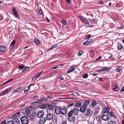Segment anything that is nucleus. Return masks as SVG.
<instances>
[{"label": "nucleus", "mask_w": 124, "mask_h": 124, "mask_svg": "<svg viewBox=\"0 0 124 124\" xmlns=\"http://www.w3.org/2000/svg\"><path fill=\"white\" fill-rule=\"evenodd\" d=\"M88 77V75L87 74H85L83 76V78L84 79L87 78Z\"/></svg>", "instance_id": "obj_35"}, {"label": "nucleus", "mask_w": 124, "mask_h": 124, "mask_svg": "<svg viewBox=\"0 0 124 124\" xmlns=\"http://www.w3.org/2000/svg\"><path fill=\"white\" fill-rule=\"evenodd\" d=\"M100 108V107L99 106H96L95 107V111L94 112V113L96 114L99 112V110Z\"/></svg>", "instance_id": "obj_28"}, {"label": "nucleus", "mask_w": 124, "mask_h": 124, "mask_svg": "<svg viewBox=\"0 0 124 124\" xmlns=\"http://www.w3.org/2000/svg\"><path fill=\"white\" fill-rule=\"evenodd\" d=\"M110 110V108L108 107H106L103 109L102 111L103 113H105L107 112L108 114V112Z\"/></svg>", "instance_id": "obj_20"}, {"label": "nucleus", "mask_w": 124, "mask_h": 124, "mask_svg": "<svg viewBox=\"0 0 124 124\" xmlns=\"http://www.w3.org/2000/svg\"><path fill=\"white\" fill-rule=\"evenodd\" d=\"M43 72V71H41L40 72L39 74H38L37 75V77H39L42 74V73Z\"/></svg>", "instance_id": "obj_51"}, {"label": "nucleus", "mask_w": 124, "mask_h": 124, "mask_svg": "<svg viewBox=\"0 0 124 124\" xmlns=\"http://www.w3.org/2000/svg\"><path fill=\"white\" fill-rule=\"evenodd\" d=\"M97 103L96 101L95 100H92V103L90 105V107L93 108L97 104Z\"/></svg>", "instance_id": "obj_17"}, {"label": "nucleus", "mask_w": 124, "mask_h": 124, "mask_svg": "<svg viewBox=\"0 0 124 124\" xmlns=\"http://www.w3.org/2000/svg\"><path fill=\"white\" fill-rule=\"evenodd\" d=\"M95 20L94 19H93L91 20V23H95Z\"/></svg>", "instance_id": "obj_46"}, {"label": "nucleus", "mask_w": 124, "mask_h": 124, "mask_svg": "<svg viewBox=\"0 0 124 124\" xmlns=\"http://www.w3.org/2000/svg\"><path fill=\"white\" fill-rule=\"evenodd\" d=\"M62 124H67L66 121H63L62 122Z\"/></svg>", "instance_id": "obj_52"}, {"label": "nucleus", "mask_w": 124, "mask_h": 124, "mask_svg": "<svg viewBox=\"0 0 124 124\" xmlns=\"http://www.w3.org/2000/svg\"><path fill=\"white\" fill-rule=\"evenodd\" d=\"M75 66L73 65H72L70 67L68 71L69 73H70L73 71L75 69Z\"/></svg>", "instance_id": "obj_23"}, {"label": "nucleus", "mask_w": 124, "mask_h": 124, "mask_svg": "<svg viewBox=\"0 0 124 124\" xmlns=\"http://www.w3.org/2000/svg\"><path fill=\"white\" fill-rule=\"evenodd\" d=\"M60 80H63L64 79V78L63 76H61L60 78Z\"/></svg>", "instance_id": "obj_60"}, {"label": "nucleus", "mask_w": 124, "mask_h": 124, "mask_svg": "<svg viewBox=\"0 0 124 124\" xmlns=\"http://www.w3.org/2000/svg\"><path fill=\"white\" fill-rule=\"evenodd\" d=\"M12 10L13 12V15L17 19L19 18V16L15 8H13Z\"/></svg>", "instance_id": "obj_7"}, {"label": "nucleus", "mask_w": 124, "mask_h": 124, "mask_svg": "<svg viewBox=\"0 0 124 124\" xmlns=\"http://www.w3.org/2000/svg\"><path fill=\"white\" fill-rule=\"evenodd\" d=\"M83 44L85 46H86L89 44L88 41L87 40L83 43Z\"/></svg>", "instance_id": "obj_39"}, {"label": "nucleus", "mask_w": 124, "mask_h": 124, "mask_svg": "<svg viewBox=\"0 0 124 124\" xmlns=\"http://www.w3.org/2000/svg\"><path fill=\"white\" fill-rule=\"evenodd\" d=\"M83 21L85 24H86V23H88L87 21L85 19H83Z\"/></svg>", "instance_id": "obj_49"}, {"label": "nucleus", "mask_w": 124, "mask_h": 124, "mask_svg": "<svg viewBox=\"0 0 124 124\" xmlns=\"http://www.w3.org/2000/svg\"><path fill=\"white\" fill-rule=\"evenodd\" d=\"M73 114V111L72 110H71L68 113V116H73L72 114Z\"/></svg>", "instance_id": "obj_33"}, {"label": "nucleus", "mask_w": 124, "mask_h": 124, "mask_svg": "<svg viewBox=\"0 0 124 124\" xmlns=\"http://www.w3.org/2000/svg\"><path fill=\"white\" fill-rule=\"evenodd\" d=\"M86 108V106L83 105L80 108V111L81 112H84L85 111Z\"/></svg>", "instance_id": "obj_21"}, {"label": "nucleus", "mask_w": 124, "mask_h": 124, "mask_svg": "<svg viewBox=\"0 0 124 124\" xmlns=\"http://www.w3.org/2000/svg\"><path fill=\"white\" fill-rule=\"evenodd\" d=\"M48 106L47 107H48V109L49 110H53L55 108L56 105L55 103H52L51 104H49L48 103Z\"/></svg>", "instance_id": "obj_4"}, {"label": "nucleus", "mask_w": 124, "mask_h": 124, "mask_svg": "<svg viewBox=\"0 0 124 124\" xmlns=\"http://www.w3.org/2000/svg\"><path fill=\"white\" fill-rule=\"evenodd\" d=\"M62 22H63V23L64 25H66V22L65 20L63 19H62Z\"/></svg>", "instance_id": "obj_42"}, {"label": "nucleus", "mask_w": 124, "mask_h": 124, "mask_svg": "<svg viewBox=\"0 0 124 124\" xmlns=\"http://www.w3.org/2000/svg\"><path fill=\"white\" fill-rule=\"evenodd\" d=\"M34 85V84H31V85H30L29 86V87H28V90H30V87H31V86H33Z\"/></svg>", "instance_id": "obj_50"}, {"label": "nucleus", "mask_w": 124, "mask_h": 124, "mask_svg": "<svg viewBox=\"0 0 124 124\" xmlns=\"http://www.w3.org/2000/svg\"><path fill=\"white\" fill-rule=\"evenodd\" d=\"M69 117L68 119L69 121L71 122H73L75 120V117L73 116Z\"/></svg>", "instance_id": "obj_24"}, {"label": "nucleus", "mask_w": 124, "mask_h": 124, "mask_svg": "<svg viewBox=\"0 0 124 124\" xmlns=\"http://www.w3.org/2000/svg\"><path fill=\"white\" fill-rule=\"evenodd\" d=\"M123 47L122 45L120 42H119L118 43L117 48L119 50H121Z\"/></svg>", "instance_id": "obj_25"}, {"label": "nucleus", "mask_w": 124, "mask_h": 124, "mask_svg": "<svg viewBox=\"0 0 124 124\" xmlns=\"http://www.w3.org/2000/svg\"><path fill=\"white\" fill-rule=\"evenodd\" d=\"M57 116H55L54 117V121L56 122L57 121Z\"/></svg>", "instance_id": "obj_37"}, {"label": "nucleus", "mask_w": 124, "mask_h": 124, "mask_svg": "<svg viewBox=\"0 0 124 124\" xmlns=\"http://www.w3.org/2000/svg\"><path fill=\"white\" fill-rule=\"evenodd\" d=\"M13 79V78L11 79H10V80H8L5 83V84H7V83H8V82H9L10 81H11Z\"/></svg>", "instance_id": "obj_56"}, {"label": "nucleus", "mask_w": 124, "mask_h": 124, "mask_svg": "<svg viewBox=\"0 0 124 124\" xmlns=\"http://www.w3.org/2000/svg\"><path fill=\"white\" fill-rule=\"evenodd\" d=\"M35 115L33 114V113H32L30 115V119L31 120L34 117Z\"/></svg>", "instance_id": "obj_34"}, {"label": "nucleus", "mask_w": 124, "mask_h": 124, "mask_svg": "<svg viewBox=\"0 0 124 124\" xmlns=\"http://www.w3.org/2000/svg\"><path fill=\"white\" fill-rule=\"evenodd\" d=\"M46 117H44L42 118L40 120L39 123L40 124H43L46 120Z\"/></svg>", "instance_id": "obj_16"}, {"label": "nucleus", "mask_w": 124, "mask_h": 124, "mask_svg": "<svg viewBox=\"0 0 124 124\" xmlns=\"http://www.w3.org/2000/svg\"><path fill=\"white\" fill-rule=\"evenodd\" d=\"M91 36L89 34L87 35L86 36H85V38L86 39H87L90 38V37H91Z\"/></svg>", "instance_id": "obj_41"}, {"label": "nucleus", "mask_w": 124, "mask_h": 124, "mask_svg": "<svg viewBox=\"0 0 124 124\" xmlns=\"http://www.w3.org/2000/svg\"><path fill=\"white\" fill-rule=\"evenodd\" d=\"M74 104L73 103H72L71 104H70L68 105V108H70L71 107L73 106L74 105Z\"/></svg>", "instance_id": "obj_40"}, {"label": "nucleus", "mask_w": 124, "mask_h": 124, "mask_svg": "<svg viewBox=\"0 0 124 124\" xmlns=\"http://www.w3.org/2000/svg\"><path fill=\"white\" fill-rule=\"evenodd\" d=\"M28 91V90L27 89H26L24 90V92L25 93H26Z\"/></svg>", "instance_id": "obj_61"}, {"label": "nucleus", "mask_w": 124, "mask_h": 124, "mask_svg": "<svg viewBox=\"0 0 124 124\" xmlns=\"http://www.w3.org/2000/svg\"><path fill=\"white\" fill-rule=\"evenodd\" d=\"M116 70L117 72H119L120 71V68H118L116 69Z\"/></svg>", "instance_id": "obj_64"}, {"label": "nucleus", "mask_w": 124, "mask_h": 124, "mask_svg": "<svg viewBox=\"0 0 124 124\" xmlns=\"http://www.w3.org/2000/svg\"><path fill=\"white\" fill-rule=\"evenodd\" d=\"M46 119L47 120L50 121L53 119V115L50 113H48L47 114Z\"/></svg>", "instance_id": "obj_5"}, {"label": "nucleus", "mask_w": 124, "mask_h": 124, "mask_svg": "<svg viewBox=\"0 0 124 124\" xmlns=\"http://www.w3.org/2000/svg\"><path fill=\"white\" fill-rule=\"evenodd\" d=\"M81 106V102L80 101H77L75 103L74 106L75 107H80Z\"/></svg>", "instance_id": "obj_22"}, {"label": "nucleus", "mask_w": 124, "mask_h": 124, "mask_svg": "<svg viewBox=\"0 0 124 124\" xmlns=\"http://www.w3.org/2000/svg\"><path fill=\"white\" fill-rule=\"evenodd\" d=\"M44 114V111L43 110H41L38 112L37 116L38 118H41L43 116Z\"/></svg>", "instance_id": "obj_8"}, {"label": "nucleus", "mask_w": 124, "mask_h": 124, "mask_svg": "<svg viewBox=\"0 0 124 124\" xmlns=\"http://www.w3.org/2000/svg\"><path fill=\"white\" fill-rule=\"evenodd\" d=\"M83 53V52L82 51H79L78 53V55L79 56H81Z\"/></svg>", "instance_id": "obj_38"}, {"label": "nucleus", "mask_w": 124, "mask_h": 124, "mask_svg": "<svg viewBox=\"0 0 124 124\" xmlns=\"http://www.w3.org/2000/svg\"><path fill=\"white\" fill-rule=\"evenodd\" d=\"M12 87H11L6 90L3 91L1 93L0 95H3L6 94L12 90Z\"/></svg>", "instance_id": "obj_6"}, {"label": "nucleus", "mask_w": 124, "mask_h": 124, "mask_svg": "<svg viewBox=\"0 0 124 124\" xmlns=\"http://www.w3.org/2000/svg\"><path fill=\"white\" fill-rule=\"evenodd\" d=\"M21 121L22 124H27L28 123V120L26 116L22 117L20 119Z\"/></svg>", "instance_id": "obj_3"}, {"label": "nucleus", "mask_w": 124, "mask_h": 124, "mask_svg": "<svg viewBox=\"0 0 124 124\" xmlns=\"http://www.w3.org/2000/svg\"><path fill=\"white\" fill-rule=\"evenodd\" d=\"M121 91L122 92L124 91V86L121 89Z\"/></svg>", "instance_id": "obj_63"}, {"label": "nucleus", "mask_w": 124, "mask_h": 124, "mask_svg": "<svg viewBox=\"0 0 124 124\" xmlns=\"http://www.w3.org/2000/svg\"><path fill=\"white\" fill-rule=\"evenodd\" d=\"M39 14H41L42 12V10H39Z\"/></svg>", "instance_id": "obj_62"}, {"label": "nucleus", "mask_w": 124, "mask_h": 124, "mask_svg": "<svg viewBox=\"0 0 124 124\" xmlns=\"http://www.w3.org/2000/svg\"><path fill=\"white\" fill-rule=\"evenodd\" d=\"M48 103L43 104L42 105H40L39 106V108L42 109H45L47 108L48 106Z\"/></svg>", "instance_id": "obj_10"}, {"label": "nucleus", "mask_w": 124, "mask_h": 124, "mask_svg": "<svg viewBox=\"0 0 124 124\" xmlns=\"http://www.w3.org/2000/svg\"><path fill=\"white\" fill-rule=\"evenodd\" d=\"M0 124H6V121H3L0 123Z\"/></svg>", "instance_id": "obj_55"}, {"label": "nucleus", "mask_w": 124, "mask_h": 124, "mask_svg": "<svg viewBox=\"0 0 124 124\" xmlns=\"http://www.w3.org/2000/svg\"><path fill=\"white\" fill-rule=\"evenodd\" d=\"M101 118L104 121H108L109 119V117L106 115H103Z\"/></svg>", "instance_id": "obj_13"}, {"label": "nucleus", "mask_w": 124, "mask_h": 124, "mask_svg": "<svg viewBox=\"0 0 124 124\" xmlns=\"http://www.w3.org/2000/svg\"><path fill=\"white\" fill-rule=\"evenodd\" d=\"M37 78H38V77L37 76L36 77H33L32 78V80H35Z\"/></svg>", "instance_id": "obj_58"}, {"label": "nucleus", "mask_w": 124, "mask_h": 124, "mask_svg": "<svg viewBox=\"0 0 124 124\" xmlns=\"http://www.w3.org/2000/svg\"><path fill=\"white\" fill-rule=\"evenodd\" d=\"M20 113L18 112H17L15 114H14V115H15V116H16L17 117L20 114Z\"/></svg>", "instance_id": "obj_44"}, {"label": "nucleus", "mask_w": 124, "mask_h": 124, "mask_svg": "<svg viewBox=\"0 0 124 124\" xmlns=\"http://www.w3.org/2000/svg\"><path fill=\"white\" fill-rule=\"evenodd\" d=\"M108 114L109 116H110L114 117L115 116V115L114 113L113 112L110 111L108 113Z\"/></svg>", "instance_id": "obj_27"}, {"label": "nucleus", "mask_w": 124, "mask_h": 124, "mask_svg": "<svg viewBox=\"0 0 124 124\" xmlns=\"http://www.w3.org/2000/svg\"><path fill=\"white\" fill-rule=\"evenodd\" d=\"M24 67V65H23L22 66H19V68L20 69H23Z\"/></svg>", "instance_id": "obj_43"}, {"label": "nucleus", "mask_w": 124, "mask_h": 124, "mask_svg": "<svg viewBox=\"0 0 124 124\" xmlns=\"http://www.w3.org/2000/svg\"><path fill=\"white\" fill-rule=\"evenodd\" d=\"M43 101H48V99L47 98H43Z\"/></svg>", "instance_id": "obj_57"}, {"label": "nucleus", "mask_w": 124, "mask_h": 124, "mask_svg": "<svg viewBox=\"0 0 124 124\" xmlns=\"http://www.w3.org/2000/svg\"><path fill=\"white\" fill-rule=\"evenodd\" d=\"M34 42L35 43L36 45H38L40 43V41L37 38H35L34 40Z\"/></svg>", "instance_id": "obj_29"}, {"label": "nucleus", "mask_w": 124, "mask_h": 124, "mask_svg": "<svg viewBox=\"0 0 124 124\" xmlns=\"http://www.w3.org/2000/svg\"><path fill=\"white\" fill-rule=\"evenodd\" d=\"M7 50V47L4 46H0V52H6Z\"/></svg>", "instance_id": "obj_12"}, {"label": "nucleus", "mask_w": 124, "mask_h": 124, "mask_svg": "<svg viewBox=\"0 0 124 124\" xmlns=\"http://www.w3.org/2000/svg\"><path fill=\"white\" fill-rule=\"evenodd\" d=\"M92 39H88V40L87 41H88V42L89 43V44L90 43H91V42H92Z\"/></svg>", "instance_id": "obj_53"}, {"label": "nucleus", "mask_w": 124, "mask_h": 124, "mask_svg": "<svg viewBox=\"0 0 124 124\" xmlns=\"http://www.w3.org/2000/svg\"><path fill=\"white\" fill-rule=\"evenodd\" d=\"M25 111L27 116L29 117L31 114V111L30 109L28 108H27L25 109Z\"/></svg>", "instance_id": "obj_15"}, {"label": "nucleus", "mask_w": 124, "mask_h": 124, "mask_svg": "<svg viewBox=\"0 0 124 124\" xmlns=\"http://www.w3.org/2000/svg\"><path fill=\"white\" fill-rule=\"evenodd\" d=\"M55 112L56 114H59L60 113L63 115H65L66 113V110L65 107H56L55 108Z\"/></svg>", "instance_id": "obj_1"}, {"label": "nucleus", "mask_w": 124, "mask_h": 124, "mask_svg": "<svg viewBox=\"0 0 124 124\" xmlns=\"http://www.w3.org/2000/svg\"><path fill=\"white\" fill-rule=\"evenodd\" d=\"M13 121L14 124H19L20 122L19 120L17 118H14L13 120Z\"/></svg>", "instance_id": "obj_19"}, {"label": "nucleus", "mask_w": 124, "mask_h": 124, "mask_svg": "<svg viewBox=\"0 0 124 124\" xmlns=\"http://www.w3.org/2000/svg\"><path fill=\"white\" fill-rule=\"evenodd\" d=\"M72 111H73V115H78V113L79 111V109L77 108H74Z\"/></svg>", "instance_id": "obj_14"}, {"label": "nucleus", "mask_w": 124, "mask_h": 124, "mask_svg": "<svg viewBox=\"0 0 124 124\" xmlns=\"http://www.w3.org/2000/svg\"><path fill=\"white\" fill-rule=\"evenodd\" d=\"M43 102V99H38L37 101L32 102V104L33 105L38 104H41Z\"/></svg>", "instance_id": "obj_9"}, {"label": "nucleus", "mask_w": 124, "mask_h": 124, "mask_svg": "<svg viewBox=\"0 0 124 124\" xmlns=\"http://www.w3.org/2000/svg\"><path fill=\"white\" fill-rule=\"evenodd\" d=\"M23 88V86H21L14 90L13 91V93H15L19 92L22 90Z\"/></svg>", "instance_id": "obj_11"}, {"label": "nucleus", "mask_w": 124, "mask_h": 124, "mask_svg": "<svg viewBox=\"0 0 124 124\" xmlns=\"http://www.w3.org/2000/svg\"><path fill=\"white\" fill-rule=\"evenodd\" d=\"M108 124H116V123L114 121H110L108 122Z\"/></svg>", "instance_id": "obj_31"}, {"label": "nucleus", "mask_w": 124, "mask_h": 124, "mask_svg": "<svg viewBox=\"0 0 124 124\" xmlns=\"http://www.w3.org/2000/svg\"><path fill=\"white\" fill-rule=\"evenodd\" d=\"M102 119L101 116H98L94 120V123L95 124H101L102 123Z\"/></svg>", "instance_id": "obj_2"}, {"label": "nucleus", "mask_w": 124, "mask_h": 124, "mask_svg": "<svg viewBox=\"0 0 124 124\" xmlns=\"http://www.w3.org/2000/svg\"><path fill=\"white\" fill-rule=\"evenodd\" d=\"M15 40H14L12 41L9 46V47L10 49H12L13 47V46L15 44Z\"/></svg>", "instance_id": "obj_26"}, {"label": "nucleus", "mask_w": 124, "mask_h": 124, "mask_svg": "<svg viewBox=\"0 0 124 124\" xmlns=\"http://www.w3.org/2000/svg\"><path fill=\"white\" fill-rule=\"evenodd\" d=\"M106 67V70H109L110 69H111V67Z\"/></svg>", "instance_id": "obj_59"}, {"label": "nucleus", "mask_w": 124, "mask_h": 124, "mask_svg": "<svg viewBox=\"0 0 124 124\" xmlns=\"http://www.w3.org/2000/svg\"><path fill=\"white\" fill-rule=\"evenodd\" d=\"M13 120L8 121L7 123V124H14Z\"/></svg>", "instance_id": "obj_36"}, {"label": "nucleus", "mask_w": 124, "mask_h": 124, "mask_svg": "<svg viewBox=\"0 0 124 124\" xmlns=\"http://www.w3.org/2000/svg\"><path fill=\"white\" fill-rule=\"evenodd\" d=\"M106 67H102V70H102V71H106L107 70H106Z\"/></svg>", "instance_id": "obj_48"}, {"label": "nucleus", "mask_w": 124, "mask_h": 124, "mask_svg": "<svg viewBox=\"0 0 124 124\" xmlns=\"http://www.w3.org/2000/svg\"><path fill=\"white\" fill-rule=\"evenodd\" d=\"M16 116H15L14 115H13L12 116L13 119H14V118H18Z\"/></svg>", "instance_id": "obj_47"}, {"label": "nucleus", "mask_w": 124, "mask_h": 124, "mask_svg": "<svg viewBox=\"0 0 124 124\" xmlns=\"http://www.w3.org/2000/svg\"><path fill=\"white\" fill-rule=\"evenodd\" d=\"M114 89L116 91H117L119 89V87L117 85H115L114 88Z\"/></svg>", "instance_id": "obj_32"}, {"label": "nucleus", "mask_w": 124, "mask_h": 124, "mask_svg": "<svg viewBox=\"0 0 124 124\" xmlns=\"http://www.w3.org/2000/svg\"><path fill=\"white\" fill-rule=\"evenodd\" d=\"M29 69V67H25L24 69L25 71L27 70L28 69Z\"/></svg>", "instance_id": "obj_54"}, {"label": "nucleus", "mask_w": 124, "mask_h": 124, "mask_svg": "<svg viewBox=\"0 0 124 124\" xmlns=\"http://www.w3.org/2000/svg\"><path fill=\"white\" fill-rule=\"evenodd\" d=\"M90 101L89 100L85 101V102L83 105L86 106L87 105L90 103Z\"/></svg>", "instance_id": "obj_30"}, {"label": "nucleus", "mask_w": 124, "mask_h": 124, "mask_svg": "<svg viewBox=\"0 0 124 124\" xmlns=\"http://www.w3.org/2000/svg\"><path fill=\"white\" fill-rule=\"evenodd\" d=\"M87 114L86 115L89 116H91L92 114L93 111L90 109H88L86 111Z\"/></svg>", "instance_id": "obj_18"}, {"label": "nucleus", "mask_w": 124, "mask_h": 124, "mask_svg": "<svg viewBox=\"0 0 124 124\" xmlns=\"http://www.w3.org/2000/svg\"><path fill=\"white\" fill-rule=\"evenodd\" d=\"M57 46H58L57 44H56L55 45H53L51 46L52 47V48H53V49L54 48L56 47Z\"/></svg>", "instance_id": "obj_45"}]
</instances>
